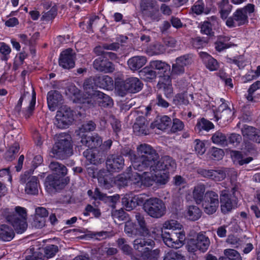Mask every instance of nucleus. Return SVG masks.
<instances>
[{
	"label": "nucleus",
	"mask_w": 260,
	"mask_h": 260,
	"mask_svg": "<svg viewBox=\"0 0 260 260\" xmlns=\"http://www.w3.org/2000/svg\"><path fill=\"white\" fill-rule=\"evenodd\" d=\"M148 158L150 162L145 166L142 171H149L155 173V181L159 184H166L169 179V171H174L176 167L174 159L168 155L159 157L158 153L155 149L153 151V154Z\"/></svg>",
	"instance_id": "nucleus-1"
},
{
	"label": "nucleus",
	"mask_w": 260,
	"mask_h": 260,
	"mask_svg": "<svg viewBox=\"0 0 260 260\" xmlns=\"http://www.w3.org/2000/svg\"><path fill=\"white\" fill-rule=\"evenodd\" d=\"M154 149L147 144H141L137 147V154L128 147L123 148L121 150L122 155L128 156L132 161L134 168L140 171L146 166L150 160H148V157L153 154Z\"/></svg>",
	"instance_id": "nucleus-2"
},
{
	"label": "nucleus",
	"mask_w": 260,
	"mask_h": 260,
	"mask_svg": "<svg viewBox=\"0 0 260 260\" xmlns=\"http://www.w3.org/2000/svg\"><path fill=\"white\" fill-rule=\"evenodd\" d=\"M26 210L20 206L15 208V212H11L9 209L0 210V220L6 219L13 226L18 234H22L27 228L26 222Z\"/></svg>",
	"instance_id": "nucleus-3"
},
{
	"label": "nucleus",
	"mask_w": 260,
	"mask_h": 260,
	"mask_svg": "<svg viewBox=\"0 0 260 260\" xmlns=\"http://www.w3.org/2000/svg\"><path fill=\"white\" fill-rule=\"evenodd\" d=\"M52 152L54 157L60 159H66L72 155L71 136L66 133L59 134L52 148Z\"/></svg>",
	"instance_id": "nucleus-4"
},
{
	"label": "nucleus",
	"mask_w": 260,
	"mask_h": 260,
	"mask_svg": "<svg viewBox=\"0 0 260 260\" xmlns=\"http://www.w3.org/2000/svg\"><path fill=\"white\" fill-rule=\"evenodd\" d=\"M143 209L151 217L159 218L165 214L166 208L161 200L157 198H151L144 203Z\"/></svg>",
	"instance_id": "nucleus-5"
},
{
	"label": "nucleus",
	"mask_w": 260,
	"mask_h": 260,
	"mask_svg": "<svg viewBox=\"0 0 260 260\" xmlns=\"http://www.w3.org/2000/svg\"><path fill=\"white\" fill-rule=\"evenodd\" d=\"M163 228L170 231L171 236L174 238L177 249L181 247L184 244L185 234L182 229V225L174 220L166 221L163 224Z\"/></svg>",
	"instance_id": "nucleus-6"
},
{
	"label": "nucleus",
	"mask_w": 260,
	"mask_h": 260,
	"mask_svg": "<svg viewBox=\"0 0 260 260\" xmlns=\"http://www.w3.org/2000/svg\"><path fill=\"white\" fill-rule=\"evenodd\" d=\"M73 111L67 106H63L57 111L54 124L58 128L68 127L74 121Z\"/></svg>",
	"instance_id": "nucleus-7"
},
{
	"label": "nucleus",
	"mask_w": 260,
	"mask_h": 260,
	"mask_svg": "<svg viewBox=\"0 0 260 260\" xmlns=\"http://www.w3.org/2000/svg\"><path fill=\"white\" fill-rule=\"evenodd\" d=\"M33 172L31 170L25 171L20 176V182L21 184H26L25 191L26 193L36 195L38 193L39 181L37 177L32 175Z\"/></svg>",
	"instance_id": "nucleus-8"
},
{
	"label": "nucleus",
	"mask_w": 260,
	"mask_h": 260,
	"mask_svg": "<svg viewBox=\"0 0 260 260\" xmlns=\"http://www.w3.org/2000/svg\"><path fill=\"white\" fill-rule=\"evenodd\" d=\"M68 177L58 176L55 175H49L45 179V186L49 192L59 191L63 189L69 183Z\"/></svg>",
	"instance_id": "nucleus-9"
},
{
	"label": "nucleus",
	"mask_w": 260,
	"mask_h": 260,
	"mask_svg": "<svg viewBox=\"0 0 260 260\" xmlns=\"http://www.w3.org/2000/svg\"><path fill=\"white\" fill-rule=\"evenodd\" d=\"M219 205L218 193L212 190L206 191L204 196V200L202 203L204 212L208 215H212L216 212Z\"/></svg>",
	"instance_id": "nucleus-10"
},
{
	"label": "nucleus",
	"mask_w": 260,
	"mask_h": 260,
	"mask_svg": "<svg viewBox=\"0 0 260 260\" xmlns=\"http://www.w3.org/2000/svg\"><path fill=\"white\" fill-rule=\"evenodd\" d=\"M143 87V83L136 77H131L126 79L120 85L117 87L118 94L124 96L127 92L136 93L140 91Z\"/></svg>",
	"instance_id": "nucleus-11"
},
{
	"label": "nucleus",
	"mask_w": 260,
	"mask_h": 260,
	"mask_svg": "<svg viewBox=\"0 0 260 260\" xmlns=\"http://www.w3.org/2000/svg\"><path fill=\"white\" fill-rule=\"evenodd\" d=\"M220 203L222 213L227 214L237 207L238 200L235 197L232 198L228 190H223L220 193Z\"/></svg>",
	"instance_id": "nucleus-12"
},
{
	"label": "nucleus",
	"mask_w": 260,
	"mask_h": 260,
	"mask_svg": "<svg viewBox=\"0 0 260 260\" xmlns=\"http://www.w3.org/2000/svg\"><path fill=\"white\" fill-rule=\"evenodd\" d=\"M76 54L71 48L62 51L58 59L59 66L65 69L73 68L75 65Z\"/></svg>",
	"instance_id": "nucleus-13"
},
{
	"label": "nucleus",
	"mask_w": 260,
	"mask_h": 260,
	"mask_svg": "<svg viewBox=\"0 0 260 260\" xmlns=\"http://www.w3.org/2000/svg\"><path fill=\"white\" fill-rule=\"evenodd\" d=\"M248 21V16L243 9H238L235 12L232 17H229L226 21V24L230 27L243 25Z\"/></svg>",
	"instance_id": "nucleus-14"
},
{
	"label": "nucleus",
	"mask_w": 260,
	"mask_h": 260,
	"mask_svg": "<svg viewBox=\"0 0 260 260\" xmlns=\"http://www.w3.org/2000/svg\"><path fill=\"white\" fill-rule=\"evenodd\" d=\"M124 165V160L121 155L111 154L107 157L106 167L110 172H119Z\"/></svg>",
	"instance_id": "nucleus-15"
},
{
	"label": "nucleus",
	"mask_w": 260,
	"mask_h": 260,
	"mask_svg": "<svg viewBox=\"0 0 260 260\" xmlns=\"http://www.w3.org/2000/svg\"><path fill=\"white\" fill-rule=\"evenodd\" d=\"M93 67L96 71L106 73H112L115 70L113 63L104 56H100L95 59L93 61Z\"/></svg>",
	"instance_id": "nucleus-16"
},
{
	"label": "nucleus",
	"mask_w": 260,
	"mask_h": 260,
	"mask_svg": "<svg viewBox=\"0 0 260 260\" xmlns=\"http://www.w3.org/2000/svg\"><path fill=\"white\" fill-rule=\"evenodd\" d=\"M153 247H146L140 254L131 255L133 260H156L158 258L159 250H152Z\"/></svg>",
	"instance_id": "nucleus-17"
},
{
	"label": "nucleus",
	"mask_w": 260,
	"mask_h": 260,
	"mask_svg": "<svg viewBox=\"0 0 260 260\" xmlns=\"http://www.w3.org/2000/svg\"><path fill=\"white\" fill-rule=\"evenodd\" d=\"M47 100L49 109L54 111L62 103L63 96L58 91L51 90L48 92Z\"/></svg>",
	"instance_id": "nucleus-18"
},
{
	"label": "nucleus",
	"mask_w": 260,
	"mask_h": 260,
	"mask_svg": "<svg viewBox=\"0 0 260 260\" xmlns=\"http://www.w3.org/2000/svg\"><path fill=\"white\" fill-rule=\"evenodd\" d=\"M198 173L202 176L210 179L215 181H220L223 180L226 177L225 173L221 170H206L199 169Z\"/></svg>",
	"instance_id": "nucleus-19"
},
{
	"label": "nucleus",
	"mask_w": 260,
	"mask_h": 260,
	"mask_svg": "<svg viewBox=\"0 0 260 260\" xmlns=\"http://www.w3.org/2000/svg\"><path fill=\"white\" fill-rule=\"evenodd\" d=\"M149 66L152 69L157 70L160 74H163L164 75L160 76L161 79H169L171 68L168 64L161 60H153L150 61Z\"/></svg>",
	"instance_id": "nucleus-20"
},
{
	"label": "nucleus",
	"mask_w": 260,
	"mask_h": 260,
	"mask_svg": "<svg viewBox=\"0 0 260 260\" xmlns=\"http://www.w3.org/2000/svg\"><path fill=\"white\" fill-rule=\"evenodd\" d=\"M241 132L244 137L256 143H260V131L259 129L245 124L241 128Z\"/></svg>",
	"instance_id": "nucleus-21"
},
{
	"label": "nucleus",
	"mask_w": 260,
	"mask_h": 260,
	"mask_svg": "<svg viewBox=\"0 0 260 260\" xmlns=\"http://www.w3.org/2000/svg\"><path fill=\"white\" fill-rule=\"evenodd\" d=\"M177 86L182 91L181 93L176 94L174 99V101L176 105H187L189 101L187 99V82H182L181 81L177 82Z\"/></svg>",
	"instance_id": "nucleus-22"
},
{
	"label": "nucleus",
	"mask_w": 260,
	"mask_h": 260,
	"mask_svg": "<svg viewBox=\"0 0 260 260\" xmlns=\"http://www.w3.org/2000/svg\"><path fill=\"white\" fill-rule=\"evenodd\" d=\"M103 140L97 134L91 136H84L81 137L80 142L83 145L90 148L101 146Z\"/></svg>",
	"instance_id": "nucleus-23"
},
{
	"label": "nucleus",
	"mask_w": 260,
	"mask_h": 260,
	"mask_svg": "<svg viewBox=\"0 0 260 260\" xmlns=\"http://www.w3.org/2000/svg\"><path fill=\"white\" fill-rule=\"evenodd\" d=\"M148 122L144 116H139L134 124V132L138 135H147L148 132Z\"/></svg>",
	"instance_id": "nucleus-24"
},
{
	"label": "nucleus",
	"mask_w": 260,
	"mask_h": 260,
	"mask_svg": "<svg viewBox=\"0 0 260 260\" xmlns=\"http://www.w3.org/2000/svg\"><path fill=\"white\" fill-rule=\"evenodd\" d=\"M93 98L97 101L99 105L102 107H109L113 105L112 99L107 94L100 91H95L93 93Z\"/></svg>",
	"instance_id": "nucleus-25"
},
{
	"label": "nucleus",
	"mask_w": 260,
	"mask_h": 260,
	"mask_svg": "<svg viewBox=\"0 0 260 260\" xmlns=\"http://www.w3.org/2000/svg\"><path fill=\"white\" fill-rule=\"evenodd\" d=\"M96 87L107 90L111 89L113 87V81L108 75L95 76Z\"/></svg>",
	"instance_id": "nucleus-26"
},
{
	"label": "nucleus",
	"mask_w": 260,
	"mask_h": 260,
	"mask_svg": "<svg viewBox=\"0 0 260 260\" xmlns=\"http://www.w3.org/2000/svg\"><path fill=\"white\" fill-rule=\"evenodd\" d=\"M147 62L146 57L144 56H136L131 57L127 61V64L129 69L133 71H136L143 66Z\"/></svg>",
	"instance_id": "nucleus-27"
},
{
	"label": "nucleus",
	"mask_w": 260,
	"mask_h": 260,
	"mask_svg": "<svg viewBox=\"0 0 260 260\" xmlns=\"http://www.w3.org/2000/svg\"><path fill=\"white\" fill-rule=\"evenodd\" d=\"M15 236L13 229L7 224L0 225V240L4 242L11 241Z\"/></svg>",
	"instance_id": "nucleus-28"
},
{
	"label": "nucleus",
	"mask_w": 260,
	"mask_h": 260,
	"mask_svg": "<svg viewBox=\"0 0 260 260\" xmlns=\"http://www.w3.org/2000/svg\"><path fill=\"white\" fill-rule=\"evenodd\" d=\"M154 245L155 242L150 239L138 238L133 242L134 248L139 252L143 251L146 247H154Z\"/></svg>",
	"instance_id": "nucleus-29"
},
{
	"label": "nucleus",
	"mask_w": 260,
	"mask_h": 260,
	"mask_svg": "<svg viewBox=\"0 0 260 260\" xmlns=\"http://www.w3.org/2000/svg\"><path fill=\"white\" fill-rule=\"evenodd\" d=\"M200 56L202 58L207 68L210 71H215L218 68V64L216 60L211 56L205 52L200 53Z\"/></svg>",
	"instance_id": "nucleus-30"
},
{
	"label": "nucleus",
	"mask_w": 260,
	"mask_h": 260,
	"mask_svg": "<svg viewBox=\"0 0 260 260\" xmlns=\"http://www.w3.org/2000/svg\"><path fill=\"white\" fill-rule=\"evenodd\" d=\"M49 168L50 170L53 172L52 175H55L58 176H61L66 177L65 176L68 173V170L66 167L57 161H51L49 165Z\"/></svg>",
	"instance_id": "nucleus-31"
},
{
	"label": "nucleus",
	"mask_w": 260,
	"mask_h": 260,
	"mask_svg": "<svg viewBox=\"0 0 260 260\" xmlns=\"http://www.w3.org/2000/svg\"><path fill=\"white\" fill-rule=\"evenodd\" d=\"M170 77L169 79H161L158 81L157 84V87L158 89L162 90L166 97L168 98H171L172 96L173 89L172 84L171 83Z\"/></svg>",
	"instance_id": "nucleus-32"
},
{
	"label": "nucleus",
	"mask_w": 260,
	"mask_h": 260,
	"mask_svg": "<svg viewBox=\"0 0 260 260\" xmlns=\"http://www.w3.org/2000/svg\"><path fill=\"white\" fill-rule=\"evenodd\" d=\"M142 198L135 196L132 198L124 197L122 199V204L127 211H131L136 207L139 204V202H142Z\"/></svg>",
	"instance_id": "nucleus-33"
},
{
	"label": "nucleus",
	"mask_w": 260,
	"mask_h": 260,
	"mask_svg": "<svg viewBox=\"0 0 260 260\" xmlns=\"http://www.w3.org/2000/svg\"><path fill=\"white\" fill-rule=\"evenodd\" d=\"M202 210L197 206L191 205L187 207L186 210V217L191 221L198 220L202 216Z\"/></svg>",
	"instance_id": "nucleus-34"
},
{
	"label": "nucleus",
	"mask_w": 260,
	"mask_h": 260,
	"mask_svg": "<svg viewBox=\"0 0 260 260\" xmlns=\"http://www.w3.org/2000/svg\"><path fill=\"white\" fill-rule=\"evenodd\" d=\"M124 232L129 237L134 238L137 236H140L138 226L131 221L125 222Z\"/></svg>",
	"instance_id": "nucleus-35"
},
{
	"label": "nucleus",
	"mask_w": 260,
	"mask_h": 260,
	"mask_svg": "<svg viewBox=\"0 0 260 260\" xmlns=\"http://www.w3.org/2000/svg\"><path fill=\"white\" fill-rule=\"evenodd\" d=\"M205 187L203 184H199L194 187L193 192V199L197 204H200L204 200Z\"/></svg>",
	"instance_id": "nucleus-36"
},
{
	"label": "nucleus",
	"mask_w": 260,
	"mask_h": 260,
	"mask_svg": "<svg viewBox=\"0 0 260 260\" xmlns=\"http://www.w3.org/2000/svg\"><path fill=\"white\" fill-rule=\"evenodd\" d=\"M83 155L91 163L95 164L101 160H103L104 154L99 152L96 153L95 151L91 150L90 149L84 151Z\"/></svg>",
	"instance_id": "nucleus-37"
},
{
	"label": "nucleus",
	"mask_w": 260,
	"mask_h": 260,
	"mask_svg": "<svg viewBox=\"0 0 260 260\" xmlns=\"http://www.w3.org/2000/svg\"><path fill=\"white\" fill-rule=\"evenodd\" d=\"M197 246L199 248V250L202 252H205L208 249L210 241L209 238L205 235L199 233L197 237Z\"/></svg>",
	"instance_id": "nucleus-38"
},
{
	"label": "nucleus",
	"mask_w": 260,
	"mask_h": 260,
	"mask_svg": "<svg viewBox=\"0 0 260 260\" xmlns=\"http://www.w3.org/2000/svg\"><path fill=\"white\" fill-rule=\"evenodd\" d=\"M150 67H146L139 72L141 78L146 81H152L156 77V73Z\"/></svg>",
	"instance_id": "nucleus-39"
},
{
	"label": "nucleus",
	"mask_w": 260,
	"mask_h": 260,
	"mask_svg": "<svg viewBox=\"0 0 260 260\" xmlns=\"http://www.w3.org/2000/svg\"><path fill=\"white\" fill-rule=\"evenodd\" d=\"M135 218L139 224L138 229L140 232V236H145L148 235L149 230L144 216L140 213H137L135 215Z\"/></svg>",
	"instance_id": "nucleus-40"
},
{
	"label": "nucleus",
	"mask_w": 260,
	"mask_h": 260,
	"mask_svg": "<svg viewBox=\"0 0 260 260\" xmlns=\"http://www.w3.org/2000/svg\"><path fill=\"white\" fill-rule=\"evenodd\" d=\"M218 7L221 18L226 19L232 10V6L230 5L228 0H222L218 3Z\"/></svg>",
	"instance_id": "nucleus-41"
},
{
	"label": "nucleus",
	"mask_w": 260,
	"mask_h": 260,
	"mask_svg": "<svg viewBox=\"0 0 260 260\" xmlns=\"http://www.w3.org/2000/svg\"><path fill=\"white\" fill-rule=\"evenodd\" d=\"M95 87H96L95 76L87 78L84 82L83 88L84 90L89 95L92 97H93L92 93L96 91L94 90Z\"/></svg>",
	"instance_id": "nucleus-42"
},
{
	"label": "nucleus",
	"mask_w": 260,
	"mask_h": 260,
	"mask_svg": "<svg viewBox=\"0 0 260 260\" xmlns=\"http://www.w3.org/2000/svg\"><path fill=\"white\" fill-rule=\"evenodd\" d=\"M213 128L214 125L211 122L204 118H202L198 120L196 125L195 130L200 133L202 130L209 131Z\"/></svg>",
	"instance_id": "nucleus-43"
},
{
	"label": "nucleus",
	"mask_w": 260,
	"mask_h": 260,
	"mask_svg": "<svg viewBox=\"0 0 260 260\" xmlns=\"http://www.w3.org/2000/svg\"><path fill=\"white\" fill-rule=\"evenodd\" d=\"M98 180L100 185L105 188H109L111 185V177L105 174L104 171H100L98 175Z\"/></svg>",
	"instance_id": "nucleus-44"
},
{
	"label": "nucleus",
	"mask_w": 260,
	"mask_h": 260,
	"mask_svg": "<svg viewBox=\"0 0 260 260\" xmlns=\"http://www.w3.org/2000/svg\"><path fill=\"white\" fill-rule=\"evenodd\" d=\"M166 230L164 229L161 231V235L164 243L169 247L177 249V245H176V243L175 244V241L173 240L174 238L171 236L170 231H167Z\"/></svg>",
	"instance_id": "nucleus-45"
},
{
	"label": "nucleus",
	"mask_w": 260,
	"mask_h": 260,
	"mask_svg": "<svg viewBox=\"0 0 260 260\" xmlns=\"http://www.w3.org/2000/svg\"><path fill=\"white\" fill-rule=\"evenodd\" d=\"M224 256L220 257V260H242L240 254L235 250L226 249L224 250Z\"/></svg>",
	"instance_id": "nucleus-46"
},
{
	"label": "nucleus",
	"mask_w": 260,
	"mask_h": 260,
	"mask_svg": "<svg viewBox=\"0 0 260 260\" xmlns=\"http://www.w3.org/2000/svg\"><path fill=\"white\" fill-rule=\"evenodd\" d=\"M93 198L95 200L99 199L103 201H106L108 199L112 203H116L119 199V196L118 195L107 197L106 194L102 193L98 188H95Z\"/></svg>",
	"instance_id": "nucleus-47"
},
{
	"label": "nucleus",
	"mask_w": 260,
	"mask_h": 260,
	"mask_svg": "<svg viewBox=\"0 0 260 260\" xmlns=\"http://www.w3.org/2000/svg\"><path fill=\"white\" fill-rule=\"evenodd\" d=\"M212 140L214 144L222 146H226L228 142L225 135L220 132H216L213 135Z\"/></svg>",
	"instance_id": "nucleus-48"
},
{
	"label": "nucleus",
	"mask_w": 260,
	"mask_h": 260,
	"mask_svg": "<svg viewBox=\"0 0 260 260\" xmlns=\"http://www.w3.org/2000/svg\"><path fill=\"white\" fill-rule=\"evenodd\" d=\"M26 252L28 254H31L28 256L34 260H44V257H46L43 252V249L39 248L37 251H35V248L31 247L27 249Z\"/></svg>",
	"instance_id": "nucleus-49"
},
{
	"label": "nucleus",
	"mask_w": 260,
	"mask_h": 260,
	"mask_svg": "<svg viewBox=\"0 0 260 260\" xmlns=\"http://www.w3.org/2000/svg\"><path fill=\"white\" fill-rule=\"evenodd\" d=\"M142 14L144 17L149 18L151 20L158 21L159 17L158 6L157 5L152 8H150Z\"/></svg>",
	"instance_id": "nucleus-50"
},
{
	"label": "nucleus",
	"mask_w": 260,
	"mask_h": 260,
	"mask_svg": "<svg viewBox=\"0 0 260 260\" xmlns=\"http://www.w3.org/2000/svg\"><path fill=\"white\" fill-rule=\"evenodd\" d=\"M115 183L119 187H124L129 184L128 172H124L119 175L115 180Z\"/></svg>",
	"instance_id": "nucleus-51"
},
{
	"label": "nucleus",
	"mask_w": 260,
	"mask_h": 260,
	"mask_svg": "<svg viewBox=\"0 0 260 260\" xmlns=\"http://www.w3.org/2000/svg\"><path fill=\"white\" fill-rule=\"evenodd\" d=\"M116 242L118 246L124 254L126 255H133V249L129 245L126 243V240L124 238H119Z\"/></svg>",
	"instance_id": "nucleus-52"
},
{
	"label": "nucleus",
	"mask_w": 260,
	"mask_h": 260,
	"mask_svg": "<svg viewBox=\"0 0 260 260\" xmlns=\"http://www.w3.org/2000/svg\"><path fill=\"white\" fill-rule=\"evenodd\" d=\"M172 120L171 118L166 115L162 116L159 121H156L155 125L156 127L160 130H165L171 124Z\"/></svg>",
	"instance_id": "nucleus-53"
},
{
	"label": "nucleus",
	"mask_w": 260,
	"mask_h": 260,
	"mask_svg": "<svg viewBox=\"0 0 260 260\" xmlns=\"http://www.w3.org/2000/svg\"><path fill=\"white\" fill-rule=\"evenodd\" d=\"M171 131L172 133H176L182 131L184 127V123L178 118H173L172 122Z\"/></svg>",
	"instance_id": "nucleus-54"
},
{
	"label": "nucleus",
	"mask_w": 260,
	"mask_h": 260,
	"mask_svg": "<svg viewBox=\"0 0 260 260\" xmlns=\"http://www.w3.org/2000/svg\"><path fill=\"white\" fill-rule=\"evenodd\" d=\"M163 260H185V258L180 253L171 250L165 254Z\"/></svg>",
	"instance_id": "nucleus-55"
},
{
	"label": "nucleus",
	"mask_w": 260,
	"mask_h": 260,
	"mask_svg": "<svg viewBox=\"0 0 260 260\" xmlns=\"http://www.w3.org/2000/svg\"><path fill=\"white\" fill-rule=\"evenodd\" d=\"M212 24L208 21H204L201 25V32L209 36H213L214 31L212 30Z\"/></svg>",
	"instance_id": "nucleus-56"
},
{
	"label": "nucleus",
	"mask_w": 260,
	"mask_h": 260,
	"mask_svg": "<svg viewBox=\"0 0 260 260\" xmlns=\"http://www.w3.org/2000/svg\"><path fill=\"white\" fill-rule=\"evenodd\" d=\"M144 171V173L142 175L141 185H143L147 187L152 185L155 180L148 173L149 171Z\"/></svg>",
	"instance_id": "nucleus-57"
},
{
	"label": "nucleus",
	"mask_w": 260,
	"mask_h": 260,
	"mask_svg": "<svg viewBox=\"0 0 260 260\" xmlns=\"http://www.w3.org/2000/svg\"><path fill=\"white\" fill-rule=\"evenodd\" d=\"M128 172L129 177V184L141 187L142 175H140L137 173H132L130 172Z\"/></svg>",
	"instance_id": "nucleus-58"
},
{
	"label": "nucleus",
	"mask_w": 260,
	"mask_h": 260,
	"mask_svg": "<svg viewBox=\"0 0 260 260\" xmlns=\"http://www.w3.org/2000/svg\"><path fill=\"white\" fill-rule=\"evenodd\" d=\"M156 6V2L153 0H141L140 3V9L142 13Z\"/></svg>",
	"instance_id": "nucleus-59"
},
{
	"label": "nucleus",
	"mask_w": 260,
	"mask_h": 260,
	"mask_svg": "<svg viewBox=\"0 0 260 260\" xmlns=\"http://www.w3.org/2000/svg\"><path fill=\"white\" fill-rule=\"evenodd\" d=\"M58 251V246L54 245H48L43 249V252L47 258L54 256Z\"/></svg>",
	"instance_id": "nucleus-60"
},
{
	"label": "nucleus",
	"mask_w": 260,
	"mask_h": 260,
	"mask_svg": "<svg viewBox=\"0 0 260 260\" xmlns=\"http://www.w3.org/2000/svg\"><path fill=\"white\" fill-rule=\"evenodd\" d=\"M42 19L45 21H50L55 18L57 14V8L55 6L52 7L49 10L44 12Z\"/></svg>",
	"instance_id": "nucleus-61"
},
{
	"label": "nucleus",
	"mask_w": 260,
	"mask_h": 260,
	"mask_svg": "<svg viewBox=\"0 0 260 260\" xmlns=\"http://www.w3.org/2000/svg\"><path fill=\"white\" fill-rule=\"evenodd\" d=\"M192 46L196 49H200L205 47L207 44V41L203 38L198 37L191 39Z\"/></svg>",
	"instance_id": "nucleus-62"
},
{
	"label": "nucleus",
	"mask_w": 260,
	"mask_h": 260,
	"mask_svg": "<svg viewBox=\"0 0 260 260\" xmlns=\"http://www.w3.org/2000/svg\"><path fill=\"white\" fill-rule=\"evenodd\" d=\"M260 88V81H257L252 84L248 90V94L246 95V98L249 101H253V94L258 89Z\"/></svg>",
	"instance_id": "nucleus-63"
},
{
	"label": "nucleus",
	"mask_w": 260,
	"mask_h": 260,
	"mask_svg": "<svg viewBox=\"0 0 260 260\" xmlns=\"http://www.w3.org/2000/svg\"><path fill=\"white\" fill-rule=\"evenodd\" d=\"M205 4L203 0H198L192 7V12L197 15H200L204 12Z\"/></svg>",
	"instance_id": "nucleus-64"
}]
</instances>
